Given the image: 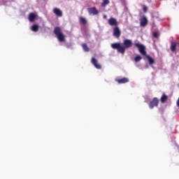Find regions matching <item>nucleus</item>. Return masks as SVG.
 I'll return each mask as SVG.
<instances>
[{
	"instance_id": "obj_1",
	"label": "nucleus",
	"mask_w": 179,
	"mask_h": 179,
	"mask_svg": "<svg viewBox=\"0 0 179 179\" xmlns=\"http://www.w3.org/2000/svg\"><path fill=\"white\" fill-rule=\"evenodd\" d=\"M113 50H117V52L120 54H125V50L131 48L132 47V41L129 39H125L123 41V46L120 43H114L110 45Z\"/></svg>"
},
{
	"instance_id": "obj_2",
	"label": "nucleus",
	"mask_w": 179,
	"mask_h": 179,
	"mask_svg": "<svg viewBox=\"0 0 179 179\" xmlns=\"http://www.w3.org/2000/svg\"><path fill=\"white\" fill-rule=\"evenodd\" d=\"M134 45L136 47V48H138L140 54H141V55L147 58L148 64L150 65H153V64H155V59L152 58L150 56H149V55H147L146 47H145V45L140 43H134Z\"/></svg>"
},
{
	"instance_id": "obj_3",
	"label": "nucleus",
	"mask_w": 179,
	"mask_h": 179,
	"mask_svg": "<svg viewBox=\"0 0 179 179\" xmlns=\"http://www.w3.org/2000/svg\"><path fill=\"white\" fill-rule=\"evenodd\" d=\"M53 32H54V34H55L59 43L65 42V35H64V33H62V30L61 29V27H55Z\"/></svg>"
},
{
	"instance_id": "obj_4",
	"label": "nucleus",
	"mask_w": 179,
	"mask_h": 179,
	"mask_svg": "<svg viewBox=\"0 0 179 179\" xmlns=\"http://www.w3.org/2000/svg\"><path fill=\"white\" fill-rule=\"evenodd\" d=\"M157 106H159V99L155 97L152 101L150 102L149 107L150 108H155V107H157Z\"/></svg>"
},
{
	"instance_id": "obj_5",
	"label": "nucleus",
	"mask_w": 179,
	"mask_h": 179,
	"mask_svg": "<svg viewBox=\"0 0 179 179\" xmlns=\"http://www.w3.org/2000/svg\"><path fill=\"white\" fill-rule=\"evenodd\" d=\"M113 36L116 37V38H120V36H121V30H120L118 27H115L113 29Z\"/></svg>"
},
{
	"instance_id": "obj_6",
	"label": "nucleus",
	"mask_w": 179,
	"mask_h": 179,
	"mask_svg": "<svg viewBox=\"0 0 179 179\" xmlns=\"http://www.w3.org/2000/svg\"><path fill=\"white\" fill-rule=\"evenodd\" d=\"M91 62L96 69H101V65L99 64V62H97V59L96 58L92 57L91 59Z\"/></svg>"
},
{
	"instance_id": "obj_7",
	"label": "nucleus",
	"mask_w": 179,
	"mask_h": 179,
	"mask_svg": "<svg viewBox=\"0 0 179 179\" xmlns=\"http://www.w3.org/2000/svg\"><path fill=\"white\" fill-rule=\"evenodd\" d=\"M115 82H117L119 85H122L124 83H128V82H129V79L124 77L122 78L115 79Z\"/></svg>"
},
{
	"instance_id": "obj_8",
	"label": "nucleus",
	"mask_w": 179,
	"mask_h": 179,
	"mask_svg": "<svg viewBox=\"0 0 179 179\" xmlns=\"http://www.w3.org/2000/svg\"><path fill=\"white\" fill-rule=\"evenodd\" d=\"M88 13L89 15H99V10H97V8H96V7H92L88 8Z\"/></svg>"
},
{
	"instance_id": "obj_9",
	"label": "nucleus",
	"mask_w": 179,
	"mask_h": 179,
	"mask_svg": "<svg viewBox=\"0 0 179 179\" xmlns=\"http://www.w3.org/2000/svg\"><path fill=\"white\" fill-rule=\"evenodd\" d=\"M53 13L56 15V16H58L59 17H62V10H61L58 8H55L53 9Z\"/></svg>"
},
{
	"instance_id": "obj_10",
	"label": "nucleus",
	"mask_w": 179,
	"mask_h": 179,
	"mask_svg": "<svg viewBox=\"0 0 179 179\" xmlns=\"http://www.w3.org/2000/svg\"><path fill=\"white\" fill-rule=\"evenodd\" d=\"M108 23L110 24V26H117L118 24L117 20L113 17L110 18L108 21Z\"/></svg>"
},
{
	"instance_id": "obj_11",
	"label": "nucleus",
	"mask_w": 179,
	"mask_h": 179,
	"mask_svg": "<svg viewBox=\"0 0 179 179\" xmlns=\"http://www.w3.org/2000/svg\"><path fill=\"white\" fill-rule=\"evenodd\" d=\"M148 25V18H146L145 16H143V17L141 19L140 26L141 27H145Z\"/></svg>"
},
{
	"instance_id": "obj_12",
	"label": "nucleus",
	"mask_w": 179,
	"mask_h": 179,
	"mask_svg": "<svg viewBox=\"0 0 179 179\" xmlns=\"http://www.w3.org/2000/svg\"><path fill=\"white\" fill-rule=\"evenodd\" d=\"M171 52H176V51H177V43L171 42Z\"/></svg>"
},
{
	"instance_id": "obj_13",
	"label": "nucleus",
	"mask_w": 179,
	"mask_h": 179,
	"mask_svg": "<svg viewBox=\"0 0 179 179\" xmlns=\"http://www.w3.org/2000/svg\"><path fill=\"white\" fill-rule=\"evenodd\" d=\"M28 19L29 22H34V20H36V14H34V13H29Z\"/></svg>"
},
{
	"instance_id": "obj_14",
	"label": "nucleus",
	"mask_w": 179,
	"mask_h": 179,
	"mask_svg": "<svg viewBox=\"0 0 179 179\" xmlns=\"http://www.w3.org/2000/svg\"><path fill=\"white\" fill-rule=\"evenodd\" d=\"M80 24H87V20L83 17H80L79 18Z\"/></svg>"
},
{
	"instance_id": "obj_15",
	"label": "nucleus",
	"mask_w": 179,
	"mask_h": 179,
	"mask_svg": "<svg viewBox=\"0 0 179 179\" xmlns=\"http://www.w3.org/2000/svg\"><path fill=\"white\" fill-rule=\"evenodd\" d=\"M167 99H169L167 95H166V94H163L161 99H160L161 103H166V101H167Z\"/></svg>"
},
{
	"instance_id": "obj_16",
	"label": "nucleus",
	"mask_w": 179,
	"mask_h": 179,
	"mask_svg": "<svg viewBox=\"0 0 179 179\" xmlns=\"http://www.w3.org/2000/svg\"><path fill=\"white\" fill-rule=\"evenodd\" d=\"M82 48L85 52H89V51H90V49H89V47H87V45L86 43H83L82 45Z\"/></svg>"
},
{
	"instance_id": "obj_17",
	"label": "nucleus",
	"mask_w": 179,
	"mask_h": 179,
	"mask_svg": "<svg viewBox=\"0 0 179 179\" xmlns=\"http://www.w3.org/2000/svg\"><path fill=\"white\" fill-rule=\"evenodd\" d=\"M32 31H38V25L37 24H33L31 28Z\"/></svg>"
},
{
	"instance_id": "obj_18",
	"label": "nucleus",
	"mask_w": 179,
	"mask_h": 179,
	"mask_svg": "<svg viewBox=\"0 0 179 179\" xmlns=\"http://www.w3.org/2000/svg\"><path fill=\"white\" fill-rule=\"evenodd\" d=\"M108 3H110V0H103L101 6H103L104 8V7L107 6V5H108Z\"/></svg>"
},
{
	"instance_id": "obj_19",
	"label": "nucleus",
	"mask_w": 179,
	"mask_h": 179,
	"mask_svg": "<svg viewBox=\"0 0 179 179\" xmlns=\"http://www.w3.org/2000/svg\"><path fill=\"white\" fill-rule=\"evenodd\" d=\"M141 59H142V57H141V55H137L134 57L135 62H139Z\"/></svg>"
},
{
	"instance_id": "obj_20",
	"label": "nucleus",
	"mask_w": 179,
	"mask_h": 179,
	"mask_svg": "<svg viewBox=\"0 0 179 179\" xmlns=\"http://www.w3.org/2000/svg\"><path fill=\"white\" fill-rule=\"evenodd\" d=\"M152 36L155 38H157L159 37V33L153 32Z\"/></svg>"
},
{
	"instance_id": "obj_21",
	"label": "nucleus",
	"mask_w": 179,
	"mask_h": 179,
	"mask_svg": "<svg viewBox=\"0 0 179 179\" xmlns=\"http://www.w3.org/2000/svg\"><path fill=\"white\" fill-rule=\"evenodd\" d=\"M143 10L144 13H146V12H148V7L146 6L143 5Z\"/></svg>"
},
{
	"instance_id": "obj_22",
	"label": "nucleus",
	"mask_w": 179,
	"mask_h": 179,
	"mask_svg": "<svg viewBox=\"0 0 179 179\" xmlns=\"http://www.w3.org/2000/svg\"><path fill=\"white\" fill-rule=\"evenodd\" d=\"M103 19H107V15H103Z\"/></svg>"
}]
</instances>
